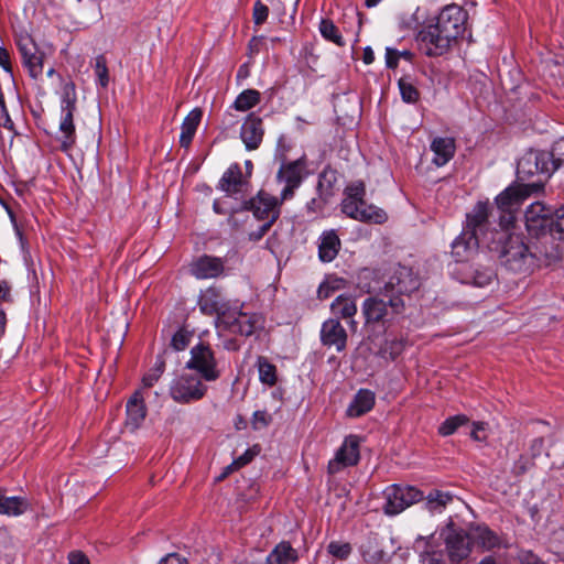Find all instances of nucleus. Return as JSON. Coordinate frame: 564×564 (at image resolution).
<instances>
[{
	"instance_id": "obj_1",
	"label": "nucleus",
	"mask_w": 564,
	"mask_h": 564,
	"mask_svg": "<svg viewBox=\"0 0 564 564\" xmlns=\"http://www.w3.org/2000/svg\"><path fill=\"white\" fill-rule=\"evenodd\" d=\"M468 13L458 4L444 7L434 25L419 31L416 42L427 56H441L467 31Z\"/></svg>"
},
{
	"instance_id": "obj_2",
	"label": "nucleus",
	"mask_w": 564,
	"mask_h": 564,
	"mask_svg": "<svg viewBox=\"0 0 564 564\" xmlns=\"http://www.w3.org/2000/svg\"><path fill=\"white\" fill-rule=\"evenodd\" d=\"M496 235L498 238L486 240V248L497 252L510 271L529 273L534 269L536 259L518 235L511 230L496 231Z\"/></svg>"
},
{
	"instance_id": "obj_3",
	"label": "nucleus",
	"mask_w": 564,
	"mask_h": 564,
	"mask_svg": "<svg viewBox=\"0 0 564 564\" xmlns=\"http://www.w3.org/2000/svg\"><path fill=\"white\" fill-rule=\"evenodd\" d=\"M341 212L351 219L381 225L387 221V213L365 200L366 185L362 181L351 182L344 191Z\"/></svg>"
},
{
	"instance_id": "obj_4",
	"label": "nucleus",
	"mask_w": 564,
	"mask_h": 564,
	"mask_svg": "<svg viewBox=\"0 0 564 564\" xmlns=\"http://www.w3.org/2000/svg\"><path fill=\"white\" fill-rule=\"evenodd\" d=\"M542 188L541 184H517L507 187L496 197L499 213L498 226L500 230H512L516 221V213L522 203L533 193Z\"/></svg>"
},
{
	"instance_id": "obj_5",
	"label": "nucleus",
	"mask_w": 564,
	"mask_h": 564,
	"mask_svg": "<svg viewBox=\"0 0 564 564\" xmlns=\"http://www.w3.org/2000/svg\"><path fill=\"white\" fill-rule=\"evenodd\" d=\"M76 89L73 83H66L63 86L61 96V120L58 126L57 140L61 143V150L68 153L76 143V131L74 124V112L76 110Z\"/></svg>"
},
{
	"instance_id": "obj_6",
	"label": "nucleus",
	"mask_w": 564,
	"mask_h": 564,
	"mask_svg": "<svg viewBox=\"0 0 564 564\" xmlns=\"http://www.w3.org/2000/svg\"><path fill=\"white\" fill-rule=\"evenodd\" d=\"M263 323L264 319L261 314L246 312L242 310V305H236L223 312L221 322L218 325L232 334L249 337L257 330L262 329Z\"/></svg>"
},
{
	"instance_id": "obj_7",
	"label": "nucleus",
	"mask_w": 564,
	"mask_h": 564,
	"mask_svg": "<svg viewBox=\"0 0 564 564\" xmlns=\"http://www.w3.org/2000/svg\"><path fill=\"white\" fill-rule=\"evenodd\" d=\"M205 380L193 372H183L170 386L171 398L181 404H188L202 400L207 393Z\"/></svg>"
},
{
	"instance_id": "obj_8",
	"label": "nucleus",
	"mask_w": 564,
	"mask_h": 564,
	"mask_svg": "<svg viewBox=\"0 0 564 564\" xmlns=\"http://www.w3.org/2000/svg\"><path fill=\"white\" fill-rule=\"evenodd\" d=\"M404 306L401 297L390 296L386 302L382 299L370 296L361 305V313L365 317V326L373 327L377 324L384 325L392 318L393 314H399Z\"/></svg>"
},
{
	"instance_id": "obj_9",
	"label": "nucleus",
	"mask_w": 564,
	"mask_h": 564,
	"mask_svg": "<svg viewBox=\"0 0 564 564\" xmlns=\"http://www.w3.org/2000/svg\"><path fill=\"white\" fill-rule=\"evenodd\" d=\"M191 357L185 364V369L195 371L206 382L216 381L221 376L214 350L209 345L198 343L191 348Z\"/></svg>"
},
{
	"instance_id": "obj_10",
	"label": "nucleus",
	"mask_w": 564,
	"mask_h": 564,
	"mask_svg": "<svg viewBox=\"0 0 564 564\" xmlns=\"http://www.w3.org/2000/svg\"><path fill=\"white\" fill-rule=\"evenodd\" d=\"M307 160L305 155L294 161H283L276 173V182L283 184L281 191V202L290 200L294 197L295 191L302 185L307 176Z\"/></svg>"
},
{
	"instance_id": "obj_11",
	"label": "nucleus",
	"mask_w": 564,
	"mask_h": 564,
	"mask_svg": "<svg viewBox=\"0 0 564 564\" xmlns=\"http://www.w3.org/2000/svg\"><path fill=\"white\" fill-rule=\"evenodd\" d=\"M386 500L383 511L388 516H397L410 506L423 500L424 495L413 486L391 485L383 491Z\"/></svg>"
},
{
	"instance_id": "obj_12",
	"label": "nucleus",
	"mask_w": 564,
	"mask_h": 564,
	"mask_svg": "<svg viewBox=\"0 0 564 564\" xmlns=\"http://www.w3.org/2000/svg\"><path fill=\"white\" fill-rule=\"evenodd\" d=\"M490 214L489 202H478L473 210L466 216V227L464 230L475 232L476 237L481 239L482 246L486 247V240L488 242L492 240V237L498 238L496 231H500V228L496 227L489 229L488 218Z\"/></svg>"
},
{
	"instance_id": "obj_13",
	"label": "nucleus",
	"mask_w": 564,
	"mask_h": 564,
	"mask_svg": "<svg viewBox=\"0 0 564 564\" xmlns=\"http://www.w3.org/2000/svg\"><path fill=\"white\" fill-rule=\"evenodd\" d=\"M17 45L22 56V63L33 79H39L44 70V52H42L29 34H21Z\"/></svg>"
},
{
	"instance_id": "obj_14",
	"label": "nucleus",
	"mask_w": 564,
	"mask_h": 564,
	"mask_svg": "<svg viewBox=\"0 0 564 564\" xmlns=\"http://www.w3.org/2000/svg\"><path fill=\"white\" fill-rule=\"evenodd\" d=\"M282 203L281 197L260 191L246 203L245 208L251 210L258 220L275 223L280 217Z\"/></svg>"
},
{
	"instance_id": "obj_15",
	"label": "nucleus",
	"mask_w": 564,
	"mask_h": 564,
	"mask_svg": "<svg viewBox=\"0 0 564 564\" xmlns=\"http://www.w3.org/2000/svg\"><path fill=\"white\" fill-rule=\"evenodd\" d=\"M420 286L419 278L413 273L412 269L398 265L394 268L389 280L384 284V293L387 296H398L410 294Z\"/></svg>"
},
{
	"instance_id": "obj_16",
	"label": "nucleus",
	"mask_w": 564,
	"mask_h": 564,
	"mask_svg": "<svg viewBox=\"0 0 564 564\" xmlns=\"http://www.w3.org/2000/svg\"><path fill=\"white\" fill-rule=\"evenodd\" d=\"M360 440L356 435L347 436L337 449L334 459L328 463L329 474H337L345 467L355 466L360 458Z\"/></svg>"
},
{
	"instance_id": "obj_17",
	"label": "nucleus",
	"mask_w": 564,
	"mask_h": 564,
	"mask_svg": "<svg viewBox=\"0 0 564 564\" xmlns=\"http://www.w3.org/2000/svg\"><path fill=\"white\" fill-rule=\"evenodd\" d=\"M445 546L451 561L459 562L471 552L470 535L463 529L448 527L445 535Z\"/></svg>"
},
{
	"instance_id": "obj_18",
	"label": "nucleus",
	"mask_w": 564,
	"mask_h": 564,
	"mask_svg": "<svg viewBox=\"0 0 564 564\" xmlns=\"http://www.w3.org/2000/svg\"><path fill=\"white\" fill-rule=\"evenodd\" d=\"M552 210L541 202L532 203L525 210V227L530 235L540 236L552 225Z\"/></svg>"
},
{
	"instance_id": "obj_19",
	"label": "nucleus",
	"mask_w": 564,
	"mask_h": 564,
	"mask_svg": "<svg viewBox=\"0 0 564 564\" xmlns=\"http://www.w3.org/2000/svg\"><path fill=\"white\" fill-rule=\"evenodd\" d=\"M225 262L219 257L200 256L189 264V272L199 280L214 279L223 274Z\"/></svg>"
},
{
	"instance_id": "obj_20",
	"label": "nucleus",
	"mask_w": 564,
	"mask_h": 564,
	"mask_svg": "<svg viewBox=\"0 0 564 564\" xmlns=\"http://www.w3.org/2000/svg\"><path fill=\"white\" fill-rule=\"evenodd\" d=\"M347 332L337 318H328L321 327V341L324 346L335 347L340 352L347 345Z\"/></svg>"
},
{
	"instance_id": "obj_21",
	"label": "nucleus",
	"mask_w": 564,
	"mask_h": 564,
	"mask_svg": "<svg viewBox=\"0 0 564 564\" xmlns=\"http://www.w3.org/2000/svg\"><path fill=\"white\" fill-rule=\"evenodd\" d=\"M262 119L253 112L249 113L240 128V138L248 151L257 150L263 139Z\"/></svg>"
},
{
	"instance_id": "obj_22",
	"label": "nucleus",
	"mask_w": 564,
	"mask_h": 564,
	"mask_svg": "<svg viewBox=\"0 0 564 564\" xmlns=\"http://www.w3.org/2000/svg\"><path fill=\"white\" fill-rule=\"evenodd\" d=\"M479 246H482V242L479 237L475 236V232L463 230L452 242V256L457 263H466Z\"/></svg>"
},
{
	"instance_id": "obj_23",
	"label": "nucleus",
	"mask_w": 564,
	"mask_h": 564,
	"mask_svg": "<svg viewBox=\"0 0 564 564\" xmlns=\"http://www.w3.org/2000/svg\"><path fill=\"white\" fill-rule=\"evenodd\" d=\"M549 154L544 152H530L518 162V174L531 176L534 174L550 175L552 170L547 162Z\"/></svg>"
},
{
	"instance_id": "obj_24",
	"label": "nucleus",
	"mask_w": 564,
	"mask_h": 564,
	"mask_svg": "<svg viewBox=\"0 0 564 564\" xmlns=\"http://www.w3.org/2000/svg\"><path fill=\"white\" fill-rule=\"evenodd\" d=\"M126 413V427L131 432L137 431L143 424L147 416V406L140 390H137L127 401Z\"/></svg>"
},
{
	"instance_id": "obj_25",
	"label": "nucleus",
	"mask_w": 564,
	"mask_h": 564,
	"mask_svg": "<svg viewBox=\"0 0 564 564\" xmlns=\"http://www.w3.org/2000/svg\"><path fill=\"white\" fill-rule=\"evenodd\" d=\"M460 274V282L475 286H486L494 278V271L487 267H474L468 263L458 264L455 269Z\"/></svg>"
},
{
	"instance_id": "obj_26",
	"label": "nucleus",
	"mask_w": 564,
	"mask_h": 564,
	"mask_svg": "<svg viewBox=\"0 0 564 564\" xmlns=\"http://www.w3.org/2000/svg\"><path fill=\"white\" fill-rule=\"evenodd\" d=\"M198 305L204 314L218 315V324L221 322L223 312H226L231 306L225 302L220 291L216 288H208L198 300Z\"/></svg>"
},
{
	"instance_id": "obj_27",
	"label": "nucleus",
	"mask_w": 564,
	"mask_h": 564,
	"mask_svg": "<svg viewBox=\"0 0 564 564\" xmlns=\"http://www.w3.org/2000/svg\"><path fill=\"white\" fill-rule=\"evenodd\" d=\"M357 301L351 295L340 294L330 304V311L336 318H343L348 321V325L351 332L357 330V322L354 319L357 314Z\"/></svg>"
},
{
	"instance_id": "obj_28",
	"label": "nucleus",
	"mask_w": 564,
	"mask_h": 564,
	"mask_svg": "<svg viewBox=\"0 0 564 564\" xmlns=\"http://www.w3.org/2000/svg\"><path fill=\"white\" fill-rule=\"evenodd\" d=\"M430 149L433 152L432 162L438 167L444 166L455 154V140L449 137H437L431 142Z\"/></svg>"
},
{
	"instance_id": "obj_29",
	"label": "nucleus",
	"mask_w": 564,
	"mask_h": 564,
	"mask_svg": "<svg viewBox=\"0 0 564 564\" xmlns=\"http://www.w3.org/2000/svg\"><path fill=\"white\" fill-rule=\"evenodd\" d=\"M341 247L340 239L335 229L325 230L319 236L318 258L322 262H332Z\"/></svg>"
},
{
	"instance_id": "obj_30",
	"label": "nucleus",
	"mask_w": 564,
	"mask_h": 564,
	"mask_svg": "<svg viewBox=\"0 0 564 564\" xmlns=\"http://www.w3.org/2000/svg\"><path fill=\"white\" fill-rule=\"evenodd\" d=\"M245 185L240 166L231 164L219 180L218 188L227 195L234 196L240 194Z\"/></svg>"
},
{
	"instance_id": "obj_31",
	"label": "nucleus",
	"mask_w": 564,
	"mask_h": 564,
	"mask_svg": "<svg viewBox=\"0 0 564 564\" xmlns=\"http://www.w3.org/2000/svg\"><path fill=\"white\" fill-rule=\"evenodd\" d=\"M203 111L200 108H194L184 118L181 126L180 144L182 148H188L202 121Z\"/></svg>"
},
{
	"instance_id": "obj_32",
	"label": "nucleus",
	"mask_w": 564,
	"mask_h": 564,
	"mask_svg": "<svg viewBox=\"0 0 564 564\" xmlns=\"http://www.w3.org/2000/svg\"><path fill=\"white\" fill-rule=\"evenodd\" d=\"M297 561L299 553L288 541L278 543L265 558L267 564H294Z\"/></svg>"
},
{
	"instance_id": "obj_33",
	"label": "nucleus",
	"mask_w": 564,
	"mask_h": 564,
	"mask_svg": "<svg viewBox=\"0 0 564 564\" xmlns=\"http://www.w3.org/2000/svg\"><path fill=\"white\" fill-rule=\"evenodd\" d=\"M375 405V393L367 389H361L355 395L352 402L347 409L351 417H358L369 412Z\"/></svg>"
},
{
	"instance_id": "obj_34",
	"label": "nucleus",
	"mask_w": 564,
	"mask_h": 564,
	"mask_svg": "<svg viewBox=\"0 0 564 564\" xmlns=\"http://www.w3.org/2000/svg\"><path fill=\"white\" fill-rule=\"evenodd\" d=\"M29 509V502L23 497H7L6 494L0 499V514L8 517H19Z\"/></svg>"
},
{
	"instance_id": "obj_35",
	"label": "nucleus",
	"mask_w": 564,
	"mask_h": 564,
	"mask_svg": "<svg viewBox=\"0 0 564 564\" xmlns=\"http://www.w3.org/2000/svg\"><path fill=\"white\" fill-rule=\"evenodd\" d=\"M471 543L475 542L484 550H492L500 544L499 536L486 525H477L470 535Z\"/></svg>"
},
{
	"instance_id": "obj_36",
	"label": "nucleus",
	"mask_w": 564,
	"mask_h": 564,
	"mask_svg": "<svg viewBox=\"0 0 564 564\" xmlns=\"http://www.w3.org/2000/svg\"><path fill=\"white\" fill-rule=\"evenodd\" d=\"M425 499L424 506L431 513H441L444 508L452 502L453 495L441 490H432L429 492Z\"/></svg>"
},
{
	"instance_id": "obj_37",
	"label": "nucleus",
	"mask_w": 564,
	"mask_h": 564,
	"mask_svg": "<svg viewBox=\"0 0 564 564\" xmlns=\"http://www.w3.org/2000/svg\"><path fill=\"white\" fill-rule=\"evenodd\" d=\"M261 101V93L257 89H246L235 99L232 108L237 111H248Z\"/></svg>"
},
{
	"instance_id": "obj_38",
	"label": "nucleus",
	"mask_w": 564,
	"mask_h": 564,
	"mask_svg": "<svg viewBox=\"0 0 564 564\" xmlns=\"http://www.w3.org/2000/svg\"><path fill=\"white\" fill-rule=\"evenodd\" d=\"M257 368L259 372V380L261 383L273 387L278 381L276 367L271 364L265 357H258Z\"/></svg>"
},
{
	"instance_id": "obj_39",
	"label": "nucleus",
	"mask_w": 564,
	"mask_h": 564,
	"mask_svg": "<svg viewBox=\"0 0 564 564\" xmlns=\"http://www.w3.org/2000/svg\"><path fill=\"white\" fill-rule=\"evenodd\" d=\"M319 32L325 40L333 42L338 46L345 45V41L338 28L334 24L332 20L322 19L319 22Z\"/></svg>"
},
{
	"instance_id": "obj_40",
	"label": "nucleus",
	"mask_w": 564,
	"mask_h": 564,
	"mask_svg": "<svg viewBox=\"0 0 564 564\" xmlns=\"http://www.w3.org/2000/svg\"><path fill=\"white\" fill-rule=\"evenodd\" d=\"M468 422V417L465 414H457L447 417L438 427V433L442 436H449L454 434L458 427L465 425Z\"/></svg>"
},
{
	"instance_id": "obj_41",
	"label": "nucleus",
	"mask_w": 564,
	"mask_h": 564,
	"mask_svg": "<svg viewBox=\"0 0 564 564\" xmlns=\"http://www.w3.org/2000/svg\"><path fill=\"white\" fill-rule=\"evenodd\" d=\"M327 552L333 557L340 560V561H345L350 556V554L352 552V547H351L350 543H348V542L332 541L327 545Z\"/></svg>"
},
{
	"instance_id": "obj_42",
	"label": "nucleus",
	"mask_w": 564,
	"mask_h": 564,
	"mask_svg": "<svg viewBox=\"0 0 564 564\" xmlns=\"http://www.w3.org/2000/svg\"><path fill=\"white\" fill-rule=\"evenodd\" d=\"M399 88L403 101L413 104L419 99V91L410 82L401 78L399 80Z\"/></svg>"
},
{
	"instance_id": "obj_43",
	"label": "nucleus",
	"mask_w": 564,
	"mask_h": 564,
	"mask_svg": "<svg viewBox=\"0 0 564 564\" xmlns=\"http://www.w3.org/2000/svg\"><path fill=\"white\" fill-rule=\"evenodd\" d=\"M95 73L101 87H106L109 83L108 67L106 58L102 55L96 57Z\"/></svg>"
},
{
	"instance_id": "obj_44",
	"label": "nucleus",
	"mask_w": 564,
	"mask_h": 564,
	"mask_svg": "<svg viewBox=\"0 0 564 564\" xmlns=\"http://www.w3.org/2000/svg\"><path fill=\"white\" fill-rule=\"evenodd\" d=\"M164 372V362L158 361L150 372L145 373L142 378V384L144 388H151L160 379Z\"/></svg>"
},
{
	"instance_id": "obj_45",
	"label": "nucleus",
	"mask_w": 564,
	"mask_h": 564,
	"mask_svg": "<svg viewBox=\"0 0 564 564\" xmlns=\"http://www.w3.org/2000/svg\"><path fill=\"white\" fill-rule=\"evenodd\" d=\"M191 337V333L186 329H178L172 337L171 346L175 350L182 351L189 345Z\"/></svg>"
},
{
	"instance_id": "obj_46",
	"label": "nucleus",
	"mask_w": 564,
	"mask_h": 564,
	"mask_svg": "<svg viewBox=\"0 0 564 564\" xmlns=\"http://www.w3.org/2000/svg\"><path fill=\"white\" fill-rule=\"evenodd\" d=\"M271 420L272 417L267 411L258 410L252 415V427L254 430L265 427L270 424Z\"/></svg>"
},
{
	"instance_id": "obj_47",
	"label": "nucleus",
	"mask_w": 564,
	"mask_h": 564,
	"mask_svg": "<svg viewBox=\"0 0 564 564\" xmlns=\"http://www.w3.org/2000/svg\"><path fill=\"white\" fill-rule=\"evenodd\" d=\"M550 230L558 234L560 239H564V208L555 212V220H552Z\"/></svg>"
},
{
	"instance_id": "obj_48",
	"label": "nucleus",
	"mask_w": 564,
	"mask_h": 564,
	"mask_svg": "<svg viewBox=\"0 0 564 564\" xmlns=\"http://www.w3.org/2000/svg\"><path fill=\"white\" fill-rule=\"evenodd\" d=\"M269 15V9L261 1H257L253 6V21L260 25L265 22Z\"/></svg>"
},
{
	"instance_id": "obj_49",
	"label": "nucleus",
	"mask_w": 564,
	"mask_h": 564,
	"mask_svg": "<svg viewBox=\"0 0 564 564\" xmlns=\"http://www.w3.org/2000/svg\"><path fill=\"white\" fill-rule=\"evenodd\" d=\"M487 424L484 422H474L470 436L477 442H485L487 440Z\"/></svg>"
},
{
	"instance_id": "obj_50",
	"label": "nucleus",
	"mask_w": 564,
	"mask_h": 564,
	"mask_svg": "<svg viewBox=\"0 0 564 564\" xmlns=\"http://www.w3.org/2000/svg\"><path fill=\"white\" fill-rule=\"evenodd\" d=\"M532 466L530 458L521 455L518 460L514 462L512 473L517 476L524 474Z\"/></svg>"
},
{
	"instance_id": "obj_51",
	"label": "nucleus",
	"mask_w": 564,
	"mask_h": 564,
	"mask_svg": "<svg viewBox=\"0 0 564 564\" xmlns=\"http://www.w3.org/2000/svg\"><path fill=\"white\" fill-rule=\"evenodd\" d=\"M551 155L554 162H557L558 164L564 162V139L554 143Z\"/></svg>"
},
{
	"instance_id": "obj_52",
	"label": "nucleus",
	"mask_w": 564,
	"mask_h": 564,
	"mask_svg": "<svg viewBox=\"0 0 564 564\" xmlns=\"http://www.w3.org/2000/svg\"><path fill=\"white\" fill-rule=\"evenodd\" d=\"M419 12L420 9L417 8L415 12H413L410 17L402 19L403 28L409 30H416L421 24Z\"/></svg>"
},
{
	"instance_id": "obj_53",
	"label": "nucleus",
	"mask_w": 564,
	"mask_h": 564,
	"mask_svg": "<svg viewBox=\"0 0 564 564\" xmlns=\"http://www.w3.org/2000/svg\"><path fill=\"white\" fill-rule=\"evenodd\" d=\"M274 223L271 221H264L257 230L251 231L249 234V239L251 241H259L263 238V236L270 230Z\"/></svg>"
},
{
	"instance_id": "obj_54",
	"label": "nucleus",
	"mask_w": 564,
	"mask_h": 564,
	"mask_svg": "<svg viewBox=\"0 0 564 564\" xmlns=\"http://www.w3.org/2000/svg\"><path fill=\"white\" fill-rule=\"evenodd\" d=\"M400 59L399 51L392 47L386 48V64L388 68H395Z\"/></svg>"
},
{
	"instance_id": "obj_55",
	"label": "nucleus",
	"mask_w": 564,
	"mask_h": 564,
	"mask_svg": "<svg viewBox=\"0 0 564 564\" xmlns=\"http://www.w3.org/2000/svg\"><path fill=\"white\" fill-rule=\"evenodd\" d=\"M158 564H188V561L186 557L177 553H170L164 556Z\"/></svg>"
},
{
	"instance_id": "obj_56",
	"label": "nucleus",
	"mask_w": 564,
	"mask_h": 564,
	"mask_svg": "<svg viewBox=\"0 0 564 564\" xmlns=\"http://www.w3.org/2000/svg\"><path fill=\"white\" fill-rule=\"evenodd\" d=\"M0 66L7 72L12 74V66L9 52L0 46Z\"/></svg>"
},
{
	"instance_id": "obj_57",
	"label": "nucleus",
	"mask_w": 564,
	"mask_h": 564,
	"mask_svg": "<svg viewBox=\"0 0 564 564\" xmlns=\"http://www.w3.org/2000/svg\"><path fill=\"white\" fill-rule=\"evenodd\" d=\"M254 453L251 449L246 451L241 456L234 460L232 465L237 468L247 465L253 458Z\"/></svg>"
},
{
	"instance_id": "obj_58",
	"label": "nucleus",
	"mask_w": 564,
	"mask_h": 564,
	"mask_svg": "<svg viewBox=\"0 0 564 564\" xmlns=\"http://www.w3.org/2000/svg\"><path fill=\"white\" fill-rule=\"evenodd\" d=\"M69 564H89V560L82 552H72L68 555Z\"/></svg>"
},
{
	"instance_id": "obj_59",
	"label": "nucleus",
	"mask_w": 564,
	"mask_h": 564,
	"mask_svg": "<svg viewBox=\"0 0 564 564\" xmlns=\"http://www.w3.org/2000/svg\"><path fill=\"white\" fill-rule=\"evenodd\" d=\"M544 447V440L542 437L534 438L531 443L530 451L532 458L539 456Z\"/></svg>"
},
{
	"instance_id": "obj_60",
	"label": "nucleus",
	"mask_w": 564,
	"mask_h": 564,
	"mask_svg": "<svg viewBox=\"0 0 564 564\" xmlns=\"http://www.w3.org/2000/svg\"><path fill=\"white\" fill-rule=\"evenodd\" d=\"M519 558L523 564H539L538 557L531 552L522 551Z\"/></svg>"
},
{
	"instance_id": "obj_61",
	"label": "nucleus",
	"mask_w": 564,
	"mask_h": 564,
	"mask_svg": "<svg viewBox=\"0 0 564 564\" xmlns=\"http://www.w3.org/2000/svg\"><path fill=\"white\" fill-rule=\"evenodd\" d=\"M364 63L369 65L375 61V54L370 46H367L364 50V56H362Z\"/></svg>"
},
{
	"instance_id": "obj_62",
	"label": "nucleus",
	"mask_w": 564,
	"mask_h": 564,
	"mask_svg": "<svg viewBox=\"0 0 564 564\" xmlns=\"http://www.w3.org/2000/svg\"><path fill=\"white\" fill-rule=\"evenodd\" d=\"M249 76V67L247 64H243L239 67L238 72H237V79L238 80H241V79H245Z\"/></svg>"
},
{
	"instance_id": "obj_63",
	"label": "nucleus",
	"mask_w": 564,
	"mask_h": 564,
	"mask_svg": "<svg viewBox=\"0 0 564 564\" xmlns=\"http://www.w3.org/2000/svg\"><path fill=\"white\" fill-rule=\"evenodd\" d=\"M319 202L316 199V198H312L307 204H306V209L307 212L310 213H316L318 209H319Z\"/></svg>"
},
{
	"instance_id": "obj_64",
	"label": "nucleus",
	"mask_w": 564,
	"mask_h": 564,
	"mask_svg": "<svg viewBox=\"0 0 564 564\" xmlns=\"http://www.w3.org/2000/svg\"><path fill=\"white\" fill-rule=\"evenodd\" d=\"M224 347L225 349L227 350H237L239 348L238 344L236 343V340L234 339H230V340H227L225 344H224Z\"/></svg>"
}]
</instances>
